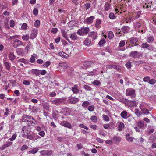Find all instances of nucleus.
<instances>
[{"instance_id": "nucleus-1", "label": "nucleus", "mask_w": 156, "mask_h": 156, "mask_svg": "<svg viewBox=\"0 0 156 156\" xmlns=\"http://www.w3.org/2000/svg\"><path fill=\"white\" fill-rule=\"evenodd\" d=\"M90 29L88 27H82L79 29L77 32V34L81 36L86 35L89 31Z\"/></svg>"}, {"instance_id": "nucleus-2", "label": "nucleus", "mask_w": 156, "mask_h": 156, "mask_svg": "<svg viewBox=\"0 0 156 156\" xmlns=\"http://www.w3.org/2000/svg\"><path fill=\"white\" fill-rule=\"evenodd\" d=\"M141 54L138 53L137 51H135L131 52L129 54V56L133 58H139L141 56Z\"/></svg>"}, {"instance_id": "nucleus-3", "label": "nucleus", "mask_w": 156, "mask_h": 156, "mask_svg": "<svg viewBox=\"0 0 156 156\" xmlns=\"http://www.w3.org/2000/svg\"><path fill=\"white\" fill-rule=\"evenodd\" d=\"M23 43L22 42L18 39H16L14 41L12 46L16 48L21 45H23Z\"/></svg>"}, {"instance_id": "nucleus-4", "label": "nucleus", "mask_w": 156, "mask_h": 156, "mask_svg": "<svg viewBox=\"0 0 156 156\" xmlns=\"http://www.w3.org/2000/svg\"><path fill=\"white\" fill-rule=\"evenodd\" d=\"M38 30L37 29H34L32 30L30 36V37L31 39L35 38L37 34Z\"/></svg>"}, {"instance_id": "nucleus-5", "label": "nucleus", "mask_w": 156, "mask_h": 156, "mask_svg": "<svg viewBox=\"0 0 156 156\" xmlns=\"http://www.w3.org/2000/svg\"><path fill=\"white\" fill-rule=\"evenodd\" d=\"M63 100L61 98H57L51 101L52 104L58 105L62 103Z\"/></svg>"}, {"instance_id": "nucleus-6", "label": "nucleus", "mask_w": 156, "mask_h": 156, "mask_svg": "<svg viewBox=\"0 0 156 156\" xmlns=\"http://www.w3.org/2000/svg\"><path fill=\"white\" fill-rule=\"evenodd\" d=\"M135 91V90L133 89L129 90H127L126 95L128 96H130L132 98L135 97L136 96Z\"/></svg>"}, {"instance_id": "nucleus-7", "label": "nucleus", "mask_w": 156, "mask_h": 156, "mask_svg": "<svg viewBox=\"0 0 156 156\" xmlns=\"http://www.w3.org/2000/svg\"><path fill=\"white\" fill-rule=\"evenodd\" d=\"M41 154L43 155L50 156L52 153V151L51 150H42L41 152Z\"/></svg>"}, {"instance_id": "nucleus-8", "label": "nucleus", "mask_w": 156, "mask_h": 156, "mask_svg": "<svg viewBox=\"0 0 156 156\" xmlns=\"http://www.w3.org/2000/svg\"><path fill=\"white\" fill-rule=\"evenodd\" d=\"M83 65L85 67L87 68H89L90 67H93L94 65V64L93 62L87 61L83 62Z\"/></svg>"}, {"instance_id": "nucleus-9", "label": "nucleus", "mask_w": 156, "mask_h": 156, "mask_svg": "<svg viewBox=\"0 0 156 156\" xmlns=\"http://www.w3.org/2000/svg\"><path fill=\"white\" fill-rule=\"evenodd\" d=\"M31 118H32V116L28 115H25L22 117L21 120L22 122L28 123Z\"/></svg>"}, {"instance_id": "nucleus-10", "label": "nucleus", "mask_w": 156, "mask_h": 156, "mask_svg": "<svg viewBox=\"0 0 156 156\" xmlns=\"http://www.w3.org/2000/svg\"><path fill=\"white\" fill-rule=\"evenodd\" d=\"M147 42L149 44L153 43L154 40V37L153 35H149L146 38Z\"/></svg>"}, {"instance_id": "nucleus-11", "label": "nucleus", "mask_w": 156, "mask_h": 156, "mask_svg": "<svg viewBox=\"0 0 156 156\" xmlns=\"http://www.w3.org/2000/svg\"><path fill=\"white\" fill-rule=\"evenodd\" d=\"M61 125L65 127L70 129L72 127L71 125L68 122L66 121H62L61 122Z\"/></svg>"}, {"instance_id": "nucleus-12", "label": "nucleus", "mask_w": 156, "mask_h": 156, "mask_svg": "<svg viewBox=\"0 0 156 156\" xmlns=\"http://www.w3.org/2000/svg\"><path fill=\"white\" fill-rule=\"evenodd\" d=\"M98 34L96 32H90L88 34V36L91 37L93 40L96 39L97 37Z\"/></svg>"}, {"instance_id": "nucleus-13", "label": "nucleus", "mask_w": 156, "mask_h": 156, "mask_svg": "<svg viewBox=\"0 0 156 156\" xmlns=\"http://www.w3.org/2000/svg\"><path fill=\"white\" fill-rule=\"evenodd\" d=\"M111 8V5L109 2H106L104 6V9L105 11L109 10Z\"/></svg>"}, {"instance_id": "nucleus-14", "label": "nucleus", "mask_w": 156, "mask_h": 156, "mask_svg": "<svg viewBox=\"0 0 156 156\" xmlns=\"http://www.w3.org/2000/svg\"><path fill=\"white\" fill-rule=\"evenodd\" d=\"M95 19V17L94 16H91L87 18L85 20V21L88 24H91L93 22V20Z\"/></svg>"}, {"instance_id": "nucleus-15", "label": "nucleus", "mask_w": 156, "mask_h": 156, "mask_svg": "<svg viewBox=\"0 0 156 156\" xmlns=\"http://www.w3.org/2000/svg\"><path fill=\"white\" fill-rule=\"evenodd\" d=\"M69 101L70 103L75 104L79 100L77 98L71 97L69 99Z\"/></svg>"}, {"instance_id": "nucleus-16", "label": "nucleus", "mask_w": 156, "mask_h": 156, "mask_svg": "<svg viewBox=\"0 0 156 156\" xmlns=\"http://www.w3.org/2000/svg\"><path fill=\"white\" fill-rule=\"evenodd\" d=\"M129 102H128V104H126L129 107H132L137 105L136 102L134 101L129 100Z\"/></svg>"}, {"instance_id": "nucleus-17", "label": "nucleus", "mask_w": 156, "mask_h": 156, "mask_svg": "<svg viewBox=\"0 0 156 156\" xmlns=\"http://www.w3.org/2000/svg\"><path fill=\"white\" fill-rule=\"evenodd\" d=\"M36 122L35 120L32 117V118H31L30 120L29 121L28 123V125L29 126H30V125L34 126L36 125Z\"/></svg>"}, {"instance_id": "nucleus-18", "label": "nucleus", "mask_w": 156, "mask_h": 156, "mask_svg": "<svg viewBox=\"0 0 156 156\" xmlns=\"http://www.w3.org/2000/svg\"><path fill=\"white\" fill-rule=\"evenodd\" d=\"M38 58L37 55L35 54H33L30 59V61L31 63H34L35 61V58Z\"/></svg>"}, {"instance_id": "nucleus-19", "label": "nucleus", "mask_w": 156, "mask_h": 156, "mask_svg": "<svg viewBox=\"0 0 156 156\" xmlns=\"http://www.w3.org/2000/svg\"><path fill=\"white\" fill-rule=\"evenodd\" d=\"M18 62L20 63L23 62V63L25 65H30V64L29 63V61L28 60H27L24 58H22L18 60Z\"/></svg>"}, {"instance_id": "nucleus-20", "label": "nucleus", "mask_w": 156, "mask_h": 156, "mask_svg": "<svg viewBox=\"0 0 156 156\" xmlns=\"http://www.w3.org/2000/svg\"><path fill=\"white\" fill-rule=\"evenodd\" d=\"M129 40V42L131 44H136L138 41V38L136 37H132Z\"/></svg>"}, {"instance_id": "nucleus-21", "label": "nucleus", "mask_w": 156, "mask_h": 156, "mask_svg": "<svg viewBox=\"0 0 156 156\" xmlns=\"http://www.w3.org/2000/svg\"><path fill=\"white\" fill-rule=\"evenodd\" d=\"M127 112L126 111H122L120 114L121 117L123 119H126L127 118Z\"/></svg>"}, {"instance_id": "nucleus-22", "label": "nucleus", "mask_w": 156, "mask_h": 156, "mask_svg": "<svg viewBox=\"0 0 156 156\" xmlns=\"http://www.w3.org/2000/svg\"><path fill=\"white\" fill-rule=\"evenodd\" d=\"M112 139L114 142L115 143H119L121 140V138L118 136H115L113 137Z\"/></svg>"}, {"instance_id": "nucleus-23", "label": "nucleus", "mask_w": 156, "mask_h": 156, "mask_svg": "<svg viewBox=\"0 0 156 156\" xmlns=\"http://www.w3.org/2000/svg\"><path fill=\"white\" fill-rule=\"evenodd\" d=\"M58 55L64 58H67L69 57V55L67 54H66L63 51L59 52L58 53Z\"/></svg>"}, {"instance_id": "nucleus-24", "label": "nucleus", "mask_w": 156, "mask_h": 156, "mask_svg": "<svg viewBox=\"0 0 156 156\" xmlns=\"http://www.w3.org/2000/svg\"><path fill=\"white\" fill-rule=\"evenodd\" d=\"M43 107L47 110L49 111L50 110L49 105L47 102H44L42 104Z\"/></svg>"}, {"instance_id": "nucleus-25", "label": "nucleus", "mask_w": 156, "mask_h": 156, "mask_svg": "<svg viewBox=\"0 0 156 156\" xmlns=\"http://www.w3.org/2000/svg\"><path fill=\"white\" fill-rule=\"evenodd\" d=\"M59 68H67V63L64 62L60 63L58 66Z\"/></svg>"}, {"instance_id": "nucleus-26", "label": "nucleus", "mask_w": 156, "mask_h": 156, "mask_svg": "<svg viewBox=\"0 0 156 156\" xmlns=\"http://www.w3.org/2000/svg\"><path fill=\"white\" fill-rule=\"evenodd\" d=\"M129 27L127 26H123L121 28V30L124 33H128V28Z\"/></svg>"}, {"instance_id": "nucleus-27", "label": "nucleus", "mask_w": 156, "mask_h": 156, "mask_svg": "<svg viewBox=\"0 0 156 156\" xmlns=\"http://www.w3.org/2000/svg\"><path fill=\"white\" fill-rule=\"evenodd\" d=\"M72 90L75 93H78L79 91V90L77 88V86L76 85H74V87L72 88Z\"/></svg>"}, {"instance_id": "nucleus-28", "label": "nucleus", "mask_w": 156, "mask_h": 156, "mask_svg": "<svg viewBox=\"0 0 156 156\" xmlns=\"http://www.w3.org/2000/svg\"><path fill=\"white\" fill-rule=\"evenodd\" d=\"M58 111L57 110H56L53 112L52 113V117L54 119H57L58 118Z\"/></svg>"}, {"instance_id": "nucleus-29", "label": "nucleus", "mask_w": 156, "mask_h": 156, "mask_svg": "<svg viewBox=\"0 0 156 156\" xmlns=\"http://www.w3.org/2000/svg\"><path fill=\"white\" fill-rule=\"evenodd\" d=\"M101 21L100 19H97L95 24V26L96 27L98 28L100 25L101 24Z\"/></svg>"}, {"instance_id": "nucleus-30", "label": "nucleus", "mask_w": 156, "mask_h": 156, "mask_svg": "<svg viewBox=\"0 0 156 156\" xmlns=\"http://www.w3.org/2000/svg\"><path fill=\"white\" fill-rule=\"evenodd\" d=\"M9 58L10 60L11 61L13 60L15 58L16 56L12 52H10L9 55Z\"/></svg>"}, {"instance_id": "nucleus-31", "label": "nucleus", "mask_w": 156, "mask_h": 156, "mask_svg": "<svg viewBox=\"0 0 156 156\" xmlns=\"http://www.w3.org/2000/svg\"><path fill=\"white\" fill-rule=\"evenodd\" d=\"M124 124L123 123L120 122L118 125V129L119 131H121L122 130V129L124 128Z\"/></svg>"}, {"instance_id": "nucleus-32", "label": "nucleus", "mask_w": 156, "mask_h": 156, "mask_svg": "<svg viewBox=\"0 0 156 156\" xmlns=\"http://www.w3.org/2000/svg\"><path fill=\"white\" fill-rule=\"evenodd\" d=\"M31 73L33 74H35L36 75H38L40 73V71L36 69H32L31 70Z\"/></svg>"}, {"instance_id": "nucleus-33", "label": "nucleus", "mask_w": 156, "mask_h": 156, "mask_svg": "<svg viewBox=\"0 0 156 156\" xmlns=\"http://www.w3.org/2000/svg\"><path fill=\"white\" fill-rule=\"evenodd\" d=\"M91 4L90 3H87L84 4L83 5V8L86 9L87 10L90 7Z\"/></svg>"}, {"instance_id": "nucleus-34", "label": "nucleus", "mask_w": 156, "mask_h": 156, "mask_svg": "<svg viewBox=\"0 0 156 156\" xmlns=\"http://www.w3.org/2000/svg\"><path fill=\"white\" fill-rule=\"evenodd\" d=\"M119 67L118 65H109L107 66L106 68H119Z\"/></svg>"}, {"instance_id": "nucleus-35", "label": "nucleus", "mask_w": 156, "mask_h": 156, "mask_svg": "<svg viewBox=\"0 0 156 156\" xmlns=\"http://www.w3.org/2000/svg\"><path fill=\"white\" fill-rule=\"evenodd\" d=\"M70 37L72 40L76 39L78 37L76 34L75 33H72L71 34Z\"/></svg>"}, {"instance_id": "nucleus-36", "label": "nucleus", "mask_w": 156, "mask_h": 156, "mask_svg": "<svg viewBox=\"0 0 156 156\" xmlns=\"http://www.w3.org/2000/svg\"><path fill=\"white\" fill-rule=\"evenodd\" d=\"M130 135L129 134H127L126 135V139L128 141L132 142L133 141V138L129 136Z\"/></svg>"}, {"instance_id": "nucleus-37", "label": "nucleus", "mask_w": 156, "mask_h": 156, "mask_svg": "<svg viewBox=\"0 0 156 156\" xmlns=\"http://www.w3.org/2000/svg\"><path fill=\"white\" fill-rule=\"evenodd\" d=\"M141 24L139 22H136L134 24V27L135 28H138L140 27Z\"/></svg>"}, {"instance_id": "nucleus-38", "label": "nucleus", "mask_w": 156, "mask_h": 156, "mask_svg": "<svg viewBox=\"0 0 156 156\" xmlns=\"http://www.w3.org/2000/svg\"><path fill=\"white\" fill-rule=\"evenodd\" d=\"M150 45L147 42L143 43L141 44V47L143 48H146L149 47Z\"/></svg>"}, {"instance_id": "nucleus-39", "label": "nucleus", "mask_w": 156, "mask_h": 156, "mask_svg": "<svg viewBox=\"0 0 156 156\" xmlns=\"http://www.w3.org/2000/svg\"><path fill=\"white\" fill-rule=\"evenodd\" d=\"M22 38L24 41H27L29 39L30 37L28 34H26L25 35H23L22 36Z\"/></svg>"}, {"instance_id": "nucleus-40", "label": "nucleus", "mask_w": 156, "mask_h": 156, "mask_svg": "<svg viewBox=\"0 0 156 156\" xmlns=\"http://www.w3.org/2000/svg\"><path fill=\"white\" fill-rule=\"evenodd\" d=\"M84 88L87 91H91L92 90V88L90 86L86 85L84 86Z\"/></svg>"}, {"instance_id": "nucleus-41", "label": "nucleus", "mask_w": 156, "mask_h": 156, "mask_svg": "<svg viewBox=\"0 0 156 156\" xmlns=\"http://www.w3.org/2000/svg\"><path fill=\"white\" fill-rule=\"evenodd\" d=\"M119 101L122 102L126 105L128 104V102H129V100L126 98H122Z\"/></svg>"}, {"instance_id": "nucleus-42", "label": "nucleus", "mask_w": 156, "mask_h": 156, "mask_svg": "<svg viewBox=\"0 0 156 156\" xmlns=\"http://www.w3.org/2000/svg\"><path fill=\"white\" fill-rule=\"evenodd\" d=\"M109 17L111 20H114L116 18V16L112 12H111L109 13Z\"/></svg>"}, {"instance_id": "nucleus-43", "label": "nucleus", "mask_w": 156, "mask_h": 156, "mask_svg": "<svg viewBox=\"0 0 156 156\" xmlns=\"http://www.w3.org/2000/svg\"><path fill=\"white\" fill-rule=\"evenodd\" d=\"M90 104L89 102L87 101H84L82 104V106L84 108H86Z\"/></svg>"}, {"instance_id": "nucleus-44", "label": "nucleus", "mask_w": 156, "mask_h": 156, "mask_svg": "<svg viewBox=\"0 0 156 156\" xmlns=\"http://www.w3.org/2000/svg\"><path fill=\"white\" fill-rule=\"evenodd\" d=\"M91 42L90 39L86 38L85 41L84 43L86 45H89Z\"/></svg>"}, {"instance_id": "nucleus-45", "label": "nucleus", "mask_w": 156, "mask_h": 156, "mask_svg": "<svg viewBox=\"0 0 156 156\" xmlns=\"http://www.w3.org/2000/svg\"><path fill=\"white\" fill-rule=\"evenodd\" d=\"M114 37V35L112 32L110 31L108 34V38L111 39H112Z\"/></svg>"}, {"instance_id": "nucleus-46", "label": "nucleus", "mask_w": 156, "mask_h": 156, "mask_svg": "<svg viewBox=\"0 0 156 156\" xmlns=\"http://www.w3.org/2000/svg\"><path fill=\"white\" fill-rule=\"evenodd\" d=\"M134 112L137 116L138 117L140 116L142 114L138 109L136 108L135 109Z\"/></svg>"}, {"instance_id": "nucleus-47", "label": "nucleus", "mask_w": 156, "mask_h": 156, "mask_svg": "<svg viewBox=\"0 0 156 156\" xmlns=\"http://www.w3.org/2000/svg\"><path fill=\"white\" fill-rule=\"evenodd\" d=\"M91 120L94 122H96L97 121V118L96 116H92L90 118Z\"/></svg>"}, {"instance_id": "nucleus-48", "label": "nucleus", "mask_w": 156, "mask_h": 156, "mask_svg": "<svg viewBox=\"0 0 156 156\" xmlns=\"http://www.w3.org/2000/svg\"><path fill=\"white\" fill-rule=\"evenodd\" d=\"M62 34L63 37L67 39L69 42V40L68 39V37L67 36V33L65 31H63L62 32Z\"/></svg>"}, {"instance_id": "nucleus-49", "label": "nucleus", "mask_w": 156, "mask_h": 156, "mask_svg": "<svg viewBox=\"0 0 156 156\" xmlns=\"http://www.w3.org/2000/svg\"><path fill=\"white\" fill-rule=\"evenodd\" d=\"M95 109L94 106L93 105H90L87 108L88 110L90 112L93 111Z\"/></svg>"}, {"instance_id": "nucleus-50", "label": "nucleus", "mask_w": 156, "mask_h": 156, "mask_svg": "<svg viewBox=\"0 0 156 156\" xmlns=\"http://www.w3.org/2000/svg\"><path fill=\"white\" fill-rule=\"evenodd\" d=\"M51 63L50 62L47 61L43 64V66L44 68L48 67L50 65Z\"/></svg>"}, {"instance_id": "nucleus-51", "label": "nucleus", "mask_w": 156, "mask_h": 156, "mask_svg": "<svg viewBox=\"0 0 156 156\" xmlns=\"http://www.w3.org/2000/svg\"><path fill=\"white\" fill-rule=\"evenodd\" d=\"M38 151V150L37 148H35L29 151V152L32 154H35L37 153Z\"/></svg>"}, {"instance_id": "nucleus-52", "label": "nucleus", "mask_w": 156, "mask_h": 156, "mask_svg": "<svg viewBox=\"0 0 156 156\" xmlns=\"http://www.w3.org/2000/svg\"><path fill=\"white\" fill-rule=\"evenodd\" d=\"M125 44V41L122 40L120 41L119 44V46L120 47H122L124 46Z\"/></svg>"}, {"instance_id": "nucleus-53", "label": "nucleus", "mask_w": 156, "mask_h": 156, "mask_svg": "<svg viewBox=\"0 0 156 156\" xmlns=\"http://www.w3.org/2000/svg\"><path fill=\"white\" fill-rule=\"evenodd\" d=\"M40 21L38 20H36L34 23V26L37 27H38L40 26Z\"/></svg>"}, {"instance_id": "nucleus-54", "label": "nucleus", "mask_w": 156, "mask_h": 156, "mask_svg": "<svg viewBox=\"0 0 156 156\" xmlns=\"http://www.w3.org/2000/svg\"><path fill=\"white\" fill-rule=\"evenodd\" d=\"M142 111V113L144 114H149L150 113L148 110L147 109H143Z\"/></svg>"}, {"instance_id": "nucleus-55", "label": "nucleus", "mask_w": 156, "mask_h": 156, "mask_svg": "<svg viewBox=\"0 0 156 156\" xmlns=\"http://www.w3.org/2000/svg\"><path fill=\"white\" fill-rule=\"evenodd\" d=\"M156 82V80L155 79H153L150 80L149 81V83L150 84L153 85Z\"/></svg>"}, {"instance_id": "nucleus-56", "label": "nucleus", "mask_w": 156, "mask_h": 156, "mask_svg": "<svg viewBox=\"0 0 156 156\" xmlns=\"http://www.w3.org/2000/svg\"><path fill=\"white\" fill-rule=\"evenodd\" d=\"M17 53L18 55H22L23 54V51L21 49H18V50H17Z\"/></svg>"}, {"instance_id": "nucleus-57", "label": "nucleus", "mask_w": 156, "mask_h": 156, "mask_svg": "<svg viewBox=\"0 0 156 156\" xmlns=\"http://www.w3.org/2000/svg\"><path fill=\"white\" fill-rule=\"evenodd\" d=\"M106 42L105 40L104 39L101 40L99 42L98 44L100 45H101L103 44H105Z\"/></svg>"}, {"instance_id": "nucleus-58", "label": "nucleus", "mask_w": 156, "mask_h": 156, "mask_svg": "<svg viewBox=\"0 0 156 156\" xmlns=\"http://www.w3.org/2000/svg\"><path fill=\"white\" fill-rule=\"evenodd\" d=\"M33 14L35 16H37L38 15V10L37 8H34L33 12Z\"/></svg>"}, {"instance_id": "nucleus-59", "label": "nucleus", "mask_w": 156, "mask_h": 156, "mask_svg": "<svg viewBox=\"0 0 156 156\" xmlns=\"http://www.w3.org/2000/svg\"><path fill=\"white\" fill-rule=\"evenodd\" d=\"M103 117L104 120L106 121H109V118L108 116L103 115Z\"/></svg>"}, {"instance_id": "nucleus-60", "label": "nucleus", "mask_w": 156, "mask_h": 156, "mask_svg": "<svg viewBox=\"0 0 156 156\" xmlns=\"http://www.w3.org/2000/svg\"><path fill=\"white\" fill-rule=\"evenodd\" d=\"M147 8H149L150 9H151V7L152 6V3L150 1L147 2Z\"/></svg>"}, {"instance_id": "nucleus-61", "label": "nucleus", "mask_w": 156, "mask_h": 156, "mask_svg": "<svg viewBox=\"0 0 156 156\" xmlns=\"http://www.w3.org/2000/svg\"><path fill=\"white\" fill-rule=\"evenodd\" d=\"M126 66L128 68H130L131 67V62L129 61L126 64Z\"/></svg>"}, {"instance_id": "nucleus-62", "label": "nucleus", "mask_w": 156, "mask_h": 156, "mask_svg": "<svg viewBox=\"0 0 156 156\" xmlns=\"http://www.w3.org/2000/svg\"><path fill=\"white\" fill-rule=\"evenodd\" d=\"M58 29L56 28H53L51 30V33L53 34H55L58 31Z\"/></svg>"}, {"instance_id": "nucleus-63", "label": "nucleus", "mask_w": 156, "mask_h": 156, "mask_svg": "<svg viewBox=\"0 0 156 156\" xmlns=\"http://www.w3.org/2000/svg\"><path fill=\"white\" fill-rule=\"evenodd\" d=\"M15 22L13 20H11L10 21V26L11 27H13L14 26Z\"/></svg>"}, {"instance_id": "nucleus-64", "label": "nucleus", "mask_w": 156, "mask_h": 156, "mask_svg": "<svg viewBox=\"0 0 156 156\" xmlns=\"http://www.w3.org/2000/svg\"><path fill=\"white\" fill-rule=\"evenodd\" d=\"M16 136L17 135L15 133L12 136L11 138H9V140L11 141H12L14 140L16 138Z\"/></svg>"}]
</instances>
